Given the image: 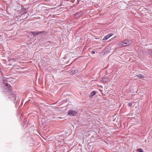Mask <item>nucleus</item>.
<instances>
[{
	"mask_svg": "<svg viewBox=\"0 0 152 152\" xmlns=\"http://www.w3.org/2000/svg\"><path fill=\"white\" fill-rule=\"evenodd\" d=\"M91 53L92 54H95V51L92 50Z\"/></svg>",
	"mask_w": 152,
	"mask_h": 152,
	"instance_id": "obj_20",
	"label": "nucleus"
},
{
	"mask_svg": "<svg viewBox=\"0 0 152 152\" xmlns=\"http://www.w3.org/2000/svg\"><path fill=\"white\" fill-rule=\"evenodd\" d=\"M31 33L35 36H37L38 34V32L35 31H32Z\"/></svg>",
	"mask_w": 152,
	"mask_h": 152,
	"instance_id": "obj_14",
	"label": "nucleus"
},
{
	"mask_svg": "<svg viewBox=\"0 0 152 152\" xmlns=\"http://www.w3.org/2000/svg\"><path fill=\"white\" fill-rule=\"evenodd\" d=\"M97 86H99V85H97Z\"/></svg>",
	"mask_w": 152,
	"mask_h": 152,
	"instance_id": "obj_31",
	"label": "nucleus"
},
{
	"mask_svg": "<svg viewBox=\"0 0 152 152\" xmlns=\"http://www.w3.org/2000/svg\"><path fill=\"white\" fill-rule=\"evenodd\" d=\"M21 11L23 12V13H26L27 12L26 8L23 7L21 9Z\"/></svg>",
	"mask_w": 152,
	"mask_h": 152,
	"instance_id": "obj_13",
	"label": "nucleus"
},
{
	"mask_svg": "<svg viewBox=\"0 0 152 152\" xmlns=\"http://www.w3.org/2000/svg\"><path fill=\"white\" fill-rule=\"evenodd\" d=\"M58 1H60V5H59V6H61L62 4V3H61V1H62L61 0H58Z\"/></svg>",
	"mask_w": 152,
	"mask_h": 152,
	"instance_id": "obj_21",
	"label": "nucleus"
},
{
	"mask_svg": "<svg viewBox=\"0 0 152 152\" xmlns=\"http://www.w3.org/2000/svg\"><path fill=\"white\" fill-rule=\"evenodd\" d=\"M96 94V92L95 91H93L90 93L89 95V97L91 98L94 96Z\"/></svg>",
	"mask_w": 152,
	"mask_h": 152,
	"instance_id": "obj_12",
	"label": "nucleus"
},
{
	"mask_svg": "<svg viewBox=\"0 0 152 152\" xmlns=\"http://www.w3.org/2000/svg\"><path fill=\"white\" fill-rule=\"evenodd\" d=\"M113 34L110 33L109 34L106 35L102 39L103 40H107L110 37H112L113 35Z\"/></svg>",
	"mask_w": 152,
	"mask_h": 152,
	"instance_id": "obj_8",
	"label": "nucleus"
},
{
	"mask_svg": "<svg viewBox=\"0 0 152 152\" xmlns=\"http://www.w3.org/2000/svg\"><path fill=\"white\" fill-rule=\"evenodd\" d=\"M42 3H40L39 4V22H41L43 21L44 19L45 18V16L41 14H40L41 13L40 12V11L41 12L42 10H43V11L44 10L45 8L44 7L42 9L39 8L40 7H42Z\"/></svg>",
	"mask_w": 152,
	"mask_h": 152,
	"instance_id": "obj_4",
	"label": "nucleus"
},
{
	"mask_svg": "<svg viewBox=\"0 0 152 152\" xmlns=\"http://www.w3.org/2000/svg\"><path fill=\"white\" fill-rule=\"evenodd\" d=\"M132 103H129L128 104V106L129 107H130L132 106Z\"/></svg>",
	"mask_w": 152,
	"mask_h": 152,
	"instance_id": "obj_19",
	"label": "nucleus"
},
{
	"mask_svg": "<svg viewBox=\"0 0 152 152\" xmlns=\"http://www.w3.org/2000/svg\"><path fill=\"white\" fill-rule=\"evenodd\" d=\"M67 114L70 116H76L77 113L75 111L70 110L68 112Z\"/></svg>",
	"mask_w": 152,
	"mask_h": 152,
	"instance_id": "obj_7",
	"label": "nucleus"
},
{
	"mask_svg": "<svg viewBox=\"0 0 152 152\" xmlns=\"http://www.w3.org/2000/svg\"><path fill=\"white\" fill-rule=\"evenodd\" d=\"M116 37V36H115V37H113V38H111V39H110L111 40H113V39H114V38Z\"/></svg>",
	"mask_w": 152,
	"mask_h": 152,
	"instance_id": "obj_23",
	"label": "nucleus"
},
{
	"mask_svg": "<svg viewBox=\"0 0 152 152\" xmlns=\"http://www.w3.org/2000/svg\"><path fill=\"white\" fill-rule=\"evenodd\" d=\"M106 49V50L107 52V53H109L110 52V50H111V47H109V48H107V49Z\"/></svg>",
	"mask_w": 152,
	"mask_h": 152,
	"instance_id": "obj_16",
	"label": "nucleus"
},
{
	"mask_svg": "<svg viewBox=\"0 0 152 152\" xmlns=\"http://www.w3.org/2000/svg\"><path fill=\"white\" fill-rule=\"evenodd\" d=\"M38 106H39V105H38Z\"/></svg>",
	"mask_w": 152,
	"mask_h": 152,
	"instance_id": "obj_28",
	"label": "nucleus"
},
{
	"mask_svg": "<svg viewBox=\"0 0 152 152\" xmlns=\"http://www.w3.org/2000/svg\"><path fill=\"white\" fill-rule=\"evenodd\" d=\"M37 52H36L34 54V55H36V54H37Z\"/></svg>",
	"mask_w": 152,
	"mask_h": 152,
	"instance_id": "obj_24",
	"label": "nucleus"
},
{
	"mask_svg": "<svg viewBox=\"0 0 152 152\" xmlns=\"http://www.w3.org/2000/svg\"><path fill=\"white\" fill-rule=\"evenodd\" d=\"M47 32L44 31H39V41L43 40L44 38L47 36Z\"/></svg>",
	"mask_w": 152,
	"mask_h": 152,
	"instance_id": "obj_5",
	"label": "nucleus"
},
{
	"mask_svg": "<svg viewBox=\"0 0 152 152\" xmlns=\"http://www.w3.org/2000/svg\"><path fill=\"white\" fill-rule=\"evenodd\" d=\"M78 72V70L76 69H73L70 72L71 74L74 75L77 73Z\"/></svg>",
	"mask_w": 152,
	"mask_h": 152,
	"instance_id": "obj_11",
	"label": "nucleus"
},
{
	"mask_svg": "<svg viewBox=\"0 0 152 152\" xmlns=\"http://www.w3.org/2000/svg\"><path fill=\"white\" fill-rule=\"evenodd\" d=\"M36 0H33L34 1V2H35L36 1Z\"/></svg>",
	"mask_w": 152,
	"mask_h": 152,
	"instance_id": "obj_25",
	"label": "nucleus"
},
{
	"mask_svg": "<svg viewBox=\"0 0 152 152\" xmlns=\"http://www.w3.org/2000/svg\"><path fill=\"white\" fill-rule=\"evenodd\" d=\"M137 78L142 79L143 78H145V77L142 74H140L138 75H136Z\"/></svg>",
	"mask_w": 152,
	"mask_h": 152,
	"instance_id": "obj_10",
	"label": "nucleus"
},
{
	"mask_svg": "<svg viewBox=\"0 0 152 152\" xmlns=\"http://www.w3.org/2000/svg\"><path fill=\"white\" fill-rule=\"evenodd\" d=\"M110 79L108 77H106L103 78L102 80V81L104 82H106L108 81H110Z\"/></svg>",
	"mask_w": 152,
	"mask_h": 152,
	"instance_id": "obj_9",
	"label": "nucleus"
},
{
	"mask_svg": "<svg viewBox=\"0 0 152 152\" xmlns=\"http://www.w3.org/2000/svg\"><path fill=\"white\" fill-rule=\"evenodd\" d=\"M42 60L43 61H45V60H43V59H42Z\"/></svg>",
	"mask_w": 152,
	"mask_h": 152,
	"instance_id": "obj_26",
	"label": "nucleus"
},
{
	"mask_svg": "<svg viewBox=\"0 0 152 152\" xmlns=\"http://www.w3.org/2000/svg\"><path fill=\"white\" fill-rule=\"evenodd\" d=\"M102 53L104 54L107 53L106 49L103 50L102 52Z\"/></svg>",
	"mask_w": 152,
	"mask_h": 152,
	"instance_id": "obj_17",
	"label": "nucleus"
},
{
	"mask_svg": "<svg viewBox=\"0 0 152 152\" xmlns=\"http://www.w3.org/2000/svg\"><path fill=\"white\" fill-rule=\"evenodd\" d=\"M131 43L130 41L127 39H126L123 41L121 42L119 44V45L122 48H124L128 45H130Z\"/></svg>",
	"mask_w": 152,
	"mask_h": 152,
	"instance_id": "obj_6",
	"label": "nucleus"
},
{
	"mask_svg": "<svg viewBox=\"0 0 152 152\" xmlns=\"http://www.w3.org/2000/svg\"><path fill=\"white\" fill-rule=\"evenodd\" d=\"M80 0H77L78 1H79Z\"/></svg>",
	"mask_w": 152,
	"mask_h": 152,
	"instance_id": "obj_30",
	"label": "nucleus"
},
{
	"mask_svg": "<svg viewBox=\"0 0 152 152\" xmlns=\"http://www.w3.org/2000/svg\"><path fill=\"white\" fill-rule=\"evenodd\" d=\"M1 90L9 97L15 103L16 96L15 93L12 90L10 86H2Z\"/></svg>",
	"mask_w": 152,
	"mask_h": 152,
	"instance_id": "obj_1",
	"label": "nucleus"
},
{
	"mask_svg": "<svg viewBox=\"0 0 152 152\" xmlns=\"http://www.w3.org/2000/svg\"><path fill=\"white\" fill-rule=\"evenodd\" d=\"M134 91L135 92V91ZM135 92H137V91H135Z\"/></svg>",
	"mask_w": 152,
	"mask_h": 152,
	"instance_id": "obj_29",
	"label": "nucleus"
},
{
	"mask_svg": "<svg viewBox=\"0 0 152 152\" xmlns=\"http://www.w3.org/2000/svg\"><path fill=\"white\" fill-rule=\"evenodd\" d=\"M42 3H40L39 4V22H41L43 21L44 19L45 18V16L41 14H40L41 13L40 12V11L41 12L42 10H43V11L44 10L45 8L44 7L42 9L39 8L40 7H42Z\"/></svg>",
	"mask_w": 152,
	"mask_h": 152,
	"instance_id": "obj_3",
	"label": "nucleus"
},
{
	"mask_svg": "<svg viewBox=\"0 0 152 152\" xmlns=\"http://www.w3.org/2000/svg\"><path fill=\"white\" fill-rule=\"evenodd\" d=\"M45 24H41L40 23L39 24V27H42L45 26Z\"/></svg>",
	"mask_w": 152,
	"mask_h": 152,
	"instance_id": "obj_18",
	"label": "nucleus"
},
{
	"mask_svg": "<svg viewBox=\"0 0 152 152\" xmlns=\"http://www.w3.org/2000/svg\"><path fill=\"white\" fill-rule=\"evenodd\" d=\"M1 70L0 68V83L1 84V86H11L10 83H11V81H14L15 79L12 78H4Z\"/></svg>",
	"mask_w": 152,
	"mask_h": 152,
	"instance_id": "obj_2",
	"label": "nucleus"
},
{
	"mask_svg": "<svg viewBox=\"0 0 152 152\" xmlns=\"http://www.w3.org/2000/svg\"><path fill=\"white\" fill-rule=\"evenodd\" d=\"M137 151L138 152H145L143 151L142 148H139L137 149Z\"/></svg>",
	"mask_w": 152,
	"mask_h": 152,
	"instance_id": "obj_15",
	"label": "nucleus"
},
{
	"mask_svg": "<svg viewBox=\"0 0 152 152\" xmlns=\"http://www.w3.org/2000/svg\"><path fill=\"white\" fill-rule=\"evenodd\" d=\"M45 0H39V2L40 1H45Z\"/></svg>",
	"mask_w": 152,
	"mask_h": 152,
	"instance_id": "obj_22",
	"label": "nucleus"
},
{
	"mask_svg": "<svg viewBox=\"0 0 152 152\" xmlns=\"http://www.w3.org/2000/svg\"><path fill=\"white\" fill-rule=\"evenodd\" d=\"M37 78H36V81H37Z\"/></svg>",
	"mask_w": 152,
	"mask_h": 152,
	"instance_id": "obj_27",
	"label": "nucleus"
}]
</instances>
